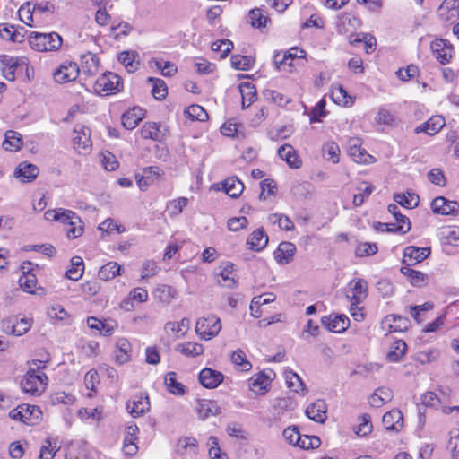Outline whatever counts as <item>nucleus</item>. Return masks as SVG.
<instances>
[{
  "label": "nucleus",
  "instance_id": "obj_1",
  "mask_svg": "<svg viewBox=\"0 0 459 459\" xmlns=\"http://www.w3.org/2000/svg\"><path fill=\"white\" fill-rule=\"evenodd\" d=\"M37 368H30L21 381V387L23 393L33 396H39L46 390L48 378L40 369L44 368L43 361L33 362Z\"/></svg>",
  "mask_w": 459,
  "mask_h": 459
},
{
  "label": "nucleus",
  "instance_id": "obj_2",
  "mask_svg": "<svg viewBox=\"0 0 459 459\" xmlns=\"http://www.w3.org/2000/svg\"><path fill=\"white\" fill-rule=\"evenodd\" d=\"M63 39L56 32L39 33L32 32L29 37V43L36 51H56L62 46Z\"/></svg>",
  "mask_w": 459,
  "mask_h": 459
},
{
  "label": "nucleus",
  "instance_id": "obj_3",
  "mask_svg": "<svg viewBox=\"0 0 459 459\" xmlns=\"http://www.w3.org/2000/svg\"><path fill=\"white\" fill-rule=\"evenodd\" d=\"M123 88L121 78L114 73L102 74L93 85L94 91L99 95L108 96L120 91Z\"/></svg>",
  "mask_w": 459,
  "mask_h": 459
},
{
  "label": "nucleus",
  "instance_id": "obj_4",
  "mask_svg": "<svg viewBox=\"0 0 459 459\" xmlns=\"http://www.w3.org/2000/svg\"><path fill=\"white\" fill-rule=\"evenodd\" d=\"M80 67L74 61L65 60L53 72V79L56 82L64 84L74 82L80 74Z\"/></svg>",
  "mask_w": 459,
  "mask_h": 459
},
{
  "label": "nucleus",
  "instance_id": "obj_5",
  "mask_svg": "<svg viewBox=\"0 0 459 459\" xmlns=\"http://www.w3.org/2000/svg\"><path fill=\"white\" fill-rule=\"evenodd\" d=\"M221 329V321L214 316L202 317L195 325L196 333L204 340H211L217 336Z\"/></svg>",
  "mask_w": 459,
  "mask_h": 459
},
{
  "label": "nucleus",
  "instance_id": "obj_6",
  "mask_svg": "<svg viewBox=\"0 0 459 459\" xmlns=\"http://www.w3.org/2000/svg\"><path fill=\"white\" fill-rule=\"evenodd\" d=\"M73 145L78 153L90 152L91 148V130L82 126L76 125L74 129Z\"/></svg>",
  "mask_w": 459,
  "mask_h": 459
},
{
  "label": "nucleus",
  "instance_id": "obj_7",
  "mask_svg": "<svg viewBox=\"0 0 459 459\" xmlns=\"http://www.w3.org/2000/svg\"><path fill=\"white\" fill-rule=\"evenodd\" d=\"M0 65L4 77L8 81L15 80V71L17 68L27 65V60L24 57H14L7 55L0 56Z\"/></svg>",
  "mask_w": 459,
  "mask_h": 459
},
{
  "label": "nucleus",
  "instance_id": "obj_8",
  "mask_svg": "<svg viewBox=\"0 0 459 459\" xmlns=\"http://www.w3.org/2000/svg\"><path fill=\"white\" fill-rule=\"evenodd\" d=\"M430 247H418L414 246L405 247L402 261L403 266L411 267L420 263L430 255Z\"/></svg>",
  "mask_w": 459,
  "mask_h": 459
},
{
  "label": "nucleus",
  "instance_id": "obj_9",
  "mask_svg": "<svg viewBox=\"0 0 459 459\" xmlns=\"http://www.w3.org/2000/svg\"><path fill=\"white\" fill-rule=\"evenodd\" d=\"M431 50L435 57L443 65L450 62L454 55L452 44L443 39H437L431 43Z\"/></svg>",
  "mask_w": 459,
  "mask_h": 459
},
{
  "label": "nucleus",
  "instance_id": "obj_10",
  "mask_svg": "<svg viewBox=\"0 0 459 459\" xmlns=\"http://www.w3.org/2000/svg\"><path fill=\"white\" fill-rule=\"evenodd\" d=\"M321 323L333 333H343L350 326V319L345 315H329L321 318Z\"/></svg>",
  "mask_w": 459,
  "mask_h": 459
},
{
  "label": "nucleus",
  "instance_id": "obj_11",
  "mask_svg": "<svg viewBox=\"0 0 459 459\" xmlns=\"http://www.w3.org/2000/svg\"><path fill=\"white\" fill-rule=\"evenodd\" d=\"M44 217L49 221H59L65 226L71 225L74 221L79 222V216L73 211L58 208L48 210L45 212Z\"/></svg>",
  "mask_w": 459,
  "mask_h": 459
},
{
  "label": "nucleus",
  "instance_id": "obj_12",
  "mask_svg": "<svg viewBox=\"0 0 459 459\" xmlns=\"http://www.w3.org/2000/svg\"><path fill=\"white\" fill-rule=\"evenodd\" d=\"M433 212L442 215H455L458 213L459 204L450 201L443 196L436 197L431 203Z\"/></svg>",
  "mask_w": 459,
  "mask_h": 459
},
{
  "label": "nucleus",
  "instance_id": "obj_13",
  "mask_svg": "<svg viewBox=\"0 0 459 459\" xmlns=\"http://www.w3.org/2000/svg\"><path fill=\"white\" fill-rule=\"evenodd\" d=\"M4 330L7 333L21 336L26 333L31 327V320L27 318H11L4 322Z\"/></svg>",
  "mask_w": 459,
  "mask_h": 459
},
{
  "label": "nucleus",
  "instance_id": "obj_14",
  "mask_svg": "<svg viewBox=\"0 0 459 459\" xmlns=\"http://www.w3.org/2000/svg\"><path fill=\"white\" fill-rule=\"evenodd\" d=\"M224 376L220 371L205 368L199 373V381L205 388L212 389L222 383Z\"/></svg>",
  "mask_w": 459,
  "mask_h": 459
},
{
  "label": "nucleus",
  "instance_id": "obj_15",
  "mask_svg": "<svg viewBox=\"0 0 459 459\" xmlns=\"http://www.w3.org/2000/svg\"><path fill=\"white\" fill-rule=\"evenodd\" d=\"M306 415L312 420L324 423L327 419V405L324 400H316L306 409Z\"/></svg>",
  "mask_w": 459,
  "mask_h": 459
},
{
  "label": "nucleus",
  "instance_id": "obj_16",
  "mask_svg": "<svg viewBox=\"0 0 459 459\" xmlns=\"http://www.w3.org/2000/svg\"><path fill=\"white\" fill-rule=\"evenodd\" d=\"M382 422L388 431H400L403 427V416L400 410L394 409L384 414Z\"/></svg>",
  "mask_w": 459,
  "mask_h": 459
},
{
  "label": "nucleus",
  "instance_id": "obj_17",
  "mask_svg": "<svg viewBox=\"0 0 459 459\" xmlns=\"http://www.w3.org/2000/svg\"><path fill=\"white\" fill-rule=\"evenodd\" d=\"M38 174L39 169L37 166L27 162L20 163L13 172L14 178L23 183L33 181Z\"/></svg>",
  "mask_w": 459,
  "mask_h": 459
},
{
  "label": "nucleus",
  "instance_id": "obj_18",
  "mask_svg": "<svg viewBox=\"0 0 459 459\" xmlns=\"http://www.w3.org/2000/svg\"><path fill=\"white\" fill-rule=\"evenodd\" d=\"M296 252V246L291 242H281L274 252V258L277 263L286 264L293 260Z\"/></svg>",
  "mask_w": 459,
  "mask_h": 459
},
{
  "label": "nucleus",
  "instance_id": "obj_19",
  "mask_svg": "<svg viewBox=\"0 0 459 459\" xmlns=\"http://www.w3.org/2000/svg\"><path fill=\"white\" fill-rule=\"evenodd\" d=\"M445 126V119L441 116H433L425 123L414 129L415 134L425 133L429 135L436 134Z\"/></svg>",
  "mask_w": 459,
  "mask_h": 459
},
{
  "label": "nucleus",
  "instance_id": "obj_20",
  "mask_svg": "<svg viewBox=\"0 0 459 459\" xmlns=\"http://www.w3.org/2000/svg\"><path fill=\"white\" fill-rule=\"evenodd\" d=\"M278 155L292 169H299L302 165V161L297 152L290 144H283L278 149Z\"/></svg>",
  "mask_w": 459,
  "mask_h": 459
},
{
  "label": "nucleus",
  "instance_id": "obj_21",
  "mask_svg": "<svg viewBox=\"0 0 459 459\" xmlns=\"http://www.w3.org/2000/svg\"><path fill=\"white\" fill-rule=\"evenodd\" d=\"M348 154L357 163H368L373 159L371 155L360 147L359 141L355 139L349 141Z\"/></svg>",
  "mask_w": 459,
  "mask_h": 459
},
{
  "label": "nucleus",
  "instance_id": "obj_22",
  "mask_svg": "<svg viewBox=\"0 0 459 459\" xmlns=\"http://www.w3.org/2000/svg\"><path fill=\"white\" fill-rule=\"evenodd\" d=\"M198 444L197 440L193 437H184L178 439L175 452L180 456H184L186 454H197Z\"/></svg>",
  "mask_w": 459,
  "mask_h": 459
},
{
  "label": "nucleus",
  "instance_id": "obj_23",
  "mask_svg": "<svg viewBox=\"0 0 459 459\" xmlns=\"http://www.w3.org/2000/svg\"><path fill=\"white\" fill-rule=\"evenodd\" d=\"M284 377L287 386L297 394L303 395L307 393V389L301 377L290 368L284 369Z\"/></svg>",
  "mask_w": 459,
  "mask_h": 459
},
{
  "label": "nucleus",
  "instance_id": "obj_24",
  "mask_svg": "<svg viewBox=\"0 0 459 459\" xmlns=\"http://www.w3.org/2000/svg\"><path fill=\"white\" fill-rule=\"evenodd\" d=\"M352 285L347 297L352 300V305L360 303L367 297L368 283L366 281L359 279L351 282Z\"/></svg>",
  "mask_w": 459,
  "mask_h": 459
},
{
  "label": "nucleus",
  "instance_id": "obj_25",
  "mask_svg": "<svg viewBox=\"0 0 459 459\" xmlns=\"http://www.w3.org/2000/svg\"><path fill=\"white\" fill-rule=\"evenodd\" d=\"M148 397L138 396L126 403L127 411L134 418L141 416L149 411Z\"/></svg>",
  "mask_w": 459,
  "mask_h": 459
},
{
  "label": "nucleus",
  "instance_id": "obj_26",
  "mask_svg": "<svg viewBox=\"0 0 459 459\" xmlns=\"http://www.w3.org/2000/svg\"><path fill=\"white\" fill-rule=\"evenodd\" d=\"M401 273L407 277L411 284L415 287H423L429 282V276L420 271H416L411 267L402 266Z\"/></svg>",
  "mask_w": 459,
  "mask_h": 459
},
{
  "label": "nucleus",
  "instance_id": "obj_27",
  "mask_svg": "<svg viewBox=\"0 0 459 459\" xmlns=\"http://www.w3.org/2000/svg\"><path fill=\"white\" fill-rule=\"evenodd\" d=\"M117 351L115 355L116 362L122 365L131 359L132 347L130 342L126 338H119L117 341Z\"/></svg>",
  "mask_w": 459,
  "mask_h": 459
},
{
  "label": "nucleus",
  "instance_id": "obj_28",
  "mask_svg": "<svg viewBox=\"0 0 459 459\" xmlns=\"http://www.w3.org/2000/svg\"><path fill=\"white\" fill-rule=\"evenodd\" d=\"M247 244L255 251H261L268 244V236L262 229L254 230L247 238Z\"/></svg>",
  "mask_w": 459,
  "mask_h": 459
},
{
  "label": "nucleus",
  "instance_id": "obj_29",
  "mask_svg": "<svg viewBox=\"0 0 459 459\" xmlns=\"http://www.w3.org/2000/svg\"><path fill=\"white\" fill-rule=\"evenodd\" d=\"M143 117L144 114L142 108H134L123 114L122 124L126 129L132 130L138 126V124L140 123V121H142Z\"/></svg>",
  "mask_w": 459,
  "mask_h": 459
},
{
  "label": "nucleus",
  "instance_id": "obj_30",
  "mask_svg": "<svg viewBox=\"0 0 459 459\" xmlns=\"http://www.w3.org/2000/svg\"><path fill=\"white\" fill-rule=\"evenodd\" d=\"M270 384L271 378L264 372H259L249 379L250 389L256 394H264Z\"/></svg>",
  "mask_w": 459,
  "mask_h": 459
},
{
  "label": "nucleus",
  "instance_id": "obj_31",
  "mask_svg": "<svg viewBox=\"0 0 459 459\" xmlns=\"http://www.w3.org/2000/svg\"><path fill=\"white\" fill-rule=\"evenodd\" d=\"M388 212L394 215L397 223L393 230L402 234L407 233L411 229V222L406 216L401 214L399 207L396 204H389Z\"/></svg>",
  "mask_w": 459,
  "mask_h": 459
},
{
  "label": "nucleus",
  "instance_id": "obj_32",
  "mask_svg": "<svg viewBox=\"0 0 459 459\" xmlns=\"http://www.w3.org/2000/svg\"><path fill=\"white\" fill-rule=\"evenodd\" d=\"M196 410L201 420H206L211 416H215L220 413V407L217 403L206 399L198 402Z\"/></svg>",
  "mask_w": 459,
  "mask_h": 459
},
{
  "label": "nucleus",
  "instance_id": "obj_33",
  "mask_svg": "<svg viewBox=\"0 0 459 459\" xmlns=\"http://www.w3.org/2000/svg\"><path fill=\"white\" fill-rule=\"evenodd\" d=\"M223 189L227 195L237 198L242 194L244 184L237 177L228 178L223 182Z\"/></svg>",
  "mask_w": 459,
  "mask_h": 459
},
{
  "label": "nucleus",
  "instance_id": "obj_34",
  "mask_svg": "<svg viewBox=\"0 0 459 459\" xmlns=\"http://www.w3.org/2000/svg\"><path fill=\"white\" fill-rule=\"evenodd\" d=\"M22 274L19 279V284L22 290L28 293H33L37 285V279L34 274L29 273V268L22 266Z\"/></svg>",
  "mask_w": 459,
  "mask_h": 459
},
{
  "label": "nucleus",
  "instance_id": "obj_35",
  "mask_svg": "<svg viewBox=\"0 0 459 459\" xmlns=\"http://www.w3.org/2000/svg\"><path fill=\"white\" fill-rule=\"evenodd\" d=\"M121 269V265L117 262H108L100 268L98 276L100 280L107 281L119 275Z\"/></svg>",
  "mask_w": 459,
  "mask_h": 459
},
{
  "label": "nucleus",
  "instance_id": "obj_36",
  "mask_svg": "<svg viewBox=\"0 0 459 459\" xmlns=\"http://www.w3.org/2000/svg\"><path fill=\"white\" fill-rule=\"evenodd\" d=\"M23 419L26 425H38L42 420V411L39 406L25 404Z\"/></svg>",
  "mask_w": 459,
  "mask_h": 459
},
{
  "label": "nucleus",
  "instance_id": "obj_37",
  "mask_svg": "<svg viewBox=\"0 0 459 459\" xmlns=\"http://www.w3.org/2000/svg\"><path fill=\"white\" fill-rule=\"evenodd\" d=\"M392 398V391L386 387H381L375 391L369 397L371 406L379 408Z\"/></svg>",
  "mask_w": 459,
  "mask_h": 459
},
{
  "label": "nucleus",
  "instance_id": "obj_38",
  "mask_svg": "<svg viewBox=\"0 0 459 459\" xmlns=\"http://www.w3.org/2000/svg\"><path fill=\"white\" fill-rule=\"evenodd\" d=\"M239 91L242 97V107L246 108L251 105L256 96V90L251 82H242L239 85Z\"/></svg>",
  "mask_w": 459,
  "mask_h": 459
},
{
  "label": "nucleus",
  "instance_id": "obj_39",
  "mask_svg": "<svg viewBox=\"0 0 459 459\" xmlns=\"http://www.w3.org/2000/svg\"><path fill=\"white\" fill-rule=\"evenodd\" d=\"M22 146V136L19 133L9 130L4 134L3 147L7 151H18Z\"/></svg>",
  "mask_w": 459,
  "mask_h": 459
},
{
  "label": "nucleus",
  "instance_id": "obj_40",
  "mask_svg": "<svg viewBox=\"0 0 459 459\" xmlns=\"http://www.w3.org/2000/svg\"><path fill=\"white\" fill-rule=\"evenodd\" d=\"M84 272L83 260L80 256H74L71 259V268L66 271V277L72 281H78Z\"/></svg>",
  "mask_w": 459,
  "mask_h": 459
},
{
  "label": "nucleus",
  "instance_id": "obj_41",
  "mask_svg": "<svg viewBox=\"0 0 459 459\" xmlns=\"http://www.w3.org/2000/svg\"><path fill=\"white\" fill-rule=\"evenodd\" d=\"M137 54L134 51H123L118 56L119 62L125 66L127 72L134 73L139 67V61H136Z\"/></svg>",
  "mask_w": 459,
  "mask_h": 459
},
{
  "label": "nucleus",
  "instance_id": "obj_42",
  "mask_svg": "<svg viewBox=\"0 0 459 459\" xmlns=\"http://www.w3.org/2000/svg\"><path fill=\"white\" fill-rule=\"evenodd\" d=\"M407 350V344L403 340H396L393 342L390 347V351L387 352L386 358L391 362L399 361L405 354Z\"/></svg>",
  "mask_w": 459,
  "mask_h": 459
},
{
  "label": "nucleus",
  "instance_id": "obj_43",
  "mask_svg": "<svg viewBox=\"0 0 459 459\" xmlns=\"http://www.w3.org/2000/svg\"><path fill=\"white\" fill-rule=\"evenodd\" d=\"M439 235L444 244L459 247V227L444 228Z\"/></svg>",
  "mask_w": 459,
  "mask_h": 459
},
{
  "label": "nucleus",
  "instance_id": "obj_44",
  "mask_svg": "<svg viewBox=\"0 0 459 459\" xmlns=\"http://www.w3.org/2000/svg\"><path fill=\"white\" fill-rule=\"evenodd\" d=\"M385 322L390 324V329L393 332H402L408 329L410 322L406 317L397 315H389L385 317Z\"/></svg>",
  "mask_w": 459,
  "mask_h": 459
},
{
  "label": "nucleus",
  "instance_id": "obj_45",
  "mask_svg": "<svg viewBox=\"0 0 459 459\" xmlns=\"http://www.w3.org/2000/svg\"><path fill=\"white\" fill-rule=\"evenodd\" d=\"M176 290L169 285H160L154 290L155 297L164 304H169L176 297Z\"/></svg>",
  "mask_w": 459,
  "mask_h": 459
},
{
  "label": "nucleus",
  "instance_id": "obj_46",
  "mask_svg": "<svg viewBox=\"0 0 459 459\" xmlns=\"http://www.w3.org/2000/svg\"><path fill=\"white\" fill-rule=\"evenodd\" d=\"M152 84V94L156 100H163L168 94L165 82L159 78L149 77L147 79Z\"/></svg>",
  "mask_w": 459,
  "mask_h": 459
},
{
  "label": "nucleus",
  "instance_id": "obj_47",
  "mask_svg": "<svg viewBox=\"0 0 459 459\" xmlns=\"http://www.w3.org/2000/svg\"><path fill=\"white\" fill-rule=\"evenodd\" d=\"M141 135L143 139H152L153 141H160L161 133L158 125L154 122H147L141 128Z\"/></svg>",
  "mask_w": 459,
  "mask_h": 459
},
{
  "label": "nucleus",
  "instance_id": "obj_48",
  "mask_svg": "<svg viewBox=\"0 0 459 459\" xmlns=\"http://www.w3.org/2000/svg\"><path fill=\"white\" fill-rule=\"evenodd\" d=\"M249 19L250 24L258 29L264 28L269 22V17L259 8L253 9L249 12Z\"/></svg>",
  "mask_w": 459,
  "mask_h": 459
},
{
  "label": "nucleus",
  "instance_id": "obj_49",
  "mask_svg": "<svg viewBox=\"0 0 459 459\" xmlns=\"http://www.w3.org/2000/svg\"><path fill=\"white\" fill-rule=\"evenodd\" d=\"M394 200L400 205L409 209L416 207L419 204V196L413 193H407V195L395 194Z\"/></svg>",
  "mask_w": 459,
  "mask_h": 459
},
{
  "label": "nucleus",
  "instance_id": "obj_50",
  "mask_svg": "<svg viewBox=\"0 0 459 459\" xmlns=\"http://www.w3.org/2000/svg\"><path fill=\"white\" fill-rule=\"evenodd\" d=\"M177 350L184 355L191 357L199 356L204 352V347L202 344L192 342L179 344L177 347Z\"/></svg>",
  "mask_w": 459,
  "mask_h": 459
},
{
  "label": "nucleus",
  "instance_id": "obj_51",
  "mask_svg": "<svg viewBox=\"0 0 459 459\" xmlns=\"http://www.w3.org/2000/svg\"><path fill=\"white\" fill-rule=\"evenodd\" d=\"M230 359L242 371H249L252 368V364L247 359L245 352L240 349L231 353Z\"/></svg>",
  "mask_w": 459,
  "mask_h": 459
},
{
  "label": "nucleus",
  "instance_id": "obj_52",
  "mask_svg": "<svg viewBox=\"0 0 459 459\" xmlns=\"http://www.w3.org/2000/svg\"><path fill=\"white\" fill-rule=\"evenodd\" d=\"M164 382L171 394L180 395L185 393L184 385L177 381L175 372H169L165 376Z\"/></svg>",
  "mask_w": 459,
  "mask_h": 459
},
{
  "label": "nucleus",
  "instance_id": "obj_53",
  "mask_svg": "<svg viewBox=\"0 0 459 459\" xmlns=\"http://www.w3.org/2000/svg\"><path fill=\"white\" fill-rule=\"evenodd\" d=\"M234 264L232 263L227 262L220 273L221 279L223 280V283L220 280L218 282L227 288L233 289L236 287V281L233 277L230 276L233 271Z\"/></svg>",
  "mask_w": 459,
  "mask_h": 459
},
{
  "label": "nucleus",
  "instance_id": "obj_54",
  "mask_svg": "<svg viewBox=\"0 0 459 459\" xmlns=\"http://www.w3.org/2000/svg\"><path fill=\"white\" fill-rule=\"evenodd\" d=\"M186 116L190 117L192 120L206 121L208 119V114L205 109L199 105H191L185 110Z\"/></svg>",
  "mask_w": 459,
  "mask_h": 459
},
{
  "label": "nucleus",
  "instance_id": "obj_55",
  "mask_svg": "<svg viewBox=\"0 0 459 459\" xmlns=\"http://www.w3.org/2000/svg\"><path fill=\"white\" fill-rule=\"evenodd\" d=\"M50 402L53 405H71L75 402V397L70 393L56 392L50 396Z\"/></svg>",
  "mask_w": 459,
  "mask_h": 459
},
{
  "label": "nucleus",
  "instance_id": "obj_56",
  "mask_svg": "<svg viewBox=\"0 0 459 459\" xmlns=\"http://www.w3.org/2000/svg\"><path fill=\"white\" fill-rule=\"evenodd\" d=\"M253 64V59L248 56L233 55L231 65L237 70H248Z\"/></svg>",
  "mask_w": 459,
  "mask_h": 459
},
{
  "label": "nucleus",
  "instance_id": "obj_57",
  "mask_svg": "<svg viewBox=\"0 0 459 459\" xmlns=\"http://www.w3.org/2000/svg\"><path fill=\"white\" fill-rule=\"evenodd\" d=\"M264 96L266 100L279 106H285L290 102V98L279 91L273 90H265Z\"/></svg>",
  "mask_w": 459,
  "mask_h": 459
},
{
  "label": "nucleus",
  "instance_id": "obj_58",
  "mask_svg": "<svg viewBox=\"0 0 459 459\" xmlns=\"http://www.w3.org/2000/svg\"><path fill=\"white\" fill-rule=\"evenodd\" d=\"M207 446H209V455L211 459H228L227 455L221 452L217 437H210Z\"/></svg>",
  "mask_w": 459,
  "mask_h": 459
},
{
  "label": "nucleus",
  "instance_id": "obj_59",
  "mask_svg": "<svg viewBox=\"0 0 459 459\" xmlns=\"http://www.w3.org/2000/svg\"><path fill=\"white\" fill-rule=\"evenodd\" d=\"M211 48L214 52H221V58H224L233 48V43L230 39L218 40L212 44Z\"/></svg>",
  "mask_w": 459,
  "mask_h": 459
},
{
  "label": "nucleus",
  "instance_id": "obj_60",
  "mask_svg": "<svg viewBox=\"0 0 459 459\" xmlns=\"http://www.w3.org/2000/svg\"><path fill=\"white\" fill-rule=\"evenodd\" d=\"M360 423L355 429V434L359 437H366L369 433H371L373 429V426L370 423V416L368 414H364L359 417Z\"/></svg>",
  "mask_w": 459,
  "mask_h": 459
},
{
  "label": "nucleus",
  "instance_id": "obj_61",
  "mask_svg": "<svg viewBox=\"0 0 459 459\" xmlns=\"http://www.w3.org/2000/svg\"><path fill=\"white\" fill-rule=\"evenodd\" d=\"M433 308V304L426 302L420 306L411 307V316L414 318L417 323H421L424 320L423 314Z\"/></svg>",
  "mask_w": 459,
  "mask_h": 459
},
{
  "label": "nucleus",
  "instance_id": "obj_62",
  "mask_svg": "<svg viewBox=\"0 0 459 459\" xmlns=\"http://www.w3.org/2000/svg\"><path fill=\"white\" fill-rule=\"evenodd\" d=\"M376 122L379 125L393 126L395 123V117L390 110L381 108L377 114Z\"/></svg>",
  "mask_w": 459,
  "mask_h": 459
},
{
  "label": "nucleus",
  "instance_id": "obj_63",
  "mask_svg": "<svg viewBox=\"0 0 459 459\" xmlns=\"http://www.w3.org/2000/svg\"><path fill=\"white\" fill-rule=\"evenodd\" d=\"M189 327V320L187 318H183L180 322L175 323V322H168L166 323L164 329L165 331L172 332V333H181L182 334H185L186 330Z\"/></svg>",
  "mask_w": 459,
  "mask_h": 459
},
{
  "label": "nucleus",
  "instance_id": "obj_64",
  "mask_svg": "<svg viewBox=\"0 0 459 459\" xmlns=\"http://www.w3.org/2000/svg\"><path fill=\"white\" fill-rule=\"evenodd\" d=\"M19 33H16L14 30V27L12 25H8L6 23L0 24V37L3 39L11 40V41H20Z\"/></svg>",
  "mask_w": 459,
  "mask_h": 459
}]
</instances>
